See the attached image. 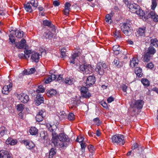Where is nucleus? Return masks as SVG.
Wrapping results in <instances>:
<instances>
[{
    "label": "nucleus",
    "instance_id": "obj_21",
    "mask_svg": "<svg viewBox=\"0 0 158 158\" xmlns=\"http://www.w3.org/2000/svg\"><path fill=\"white\" fill-rule=\"evenodd\" d=\"M139 61L138 59L135 57H134L132 60H130V65L132 68H134L138 65Z\"/></svg>",
    "mask_w": 158,
    "mask_h": 158
},
{
    "label": "nucleus",
    "instance_id": "obj_33",
    "mask_svg": "<svg viewBox=\"0 0 158 158\" xmlns=\"http://www.w3.org/2000/svg\"><path fill=\"white\" fill-rule=\"evenodd\" d=\"M44 36H45L46 39H52L53 37V33L49 31L48 32H46L44 33Z\"/></svg>",
    "mask_w": 158,
    "mask_h": 158
},
{
    "label": "nucleus",
    "instance_id": "obj_1",
    "mask_svg": "<svg viewBox=\"0 0 158 158\" xmlns=\"http://www.w3.org/2000/svg\"><path fill=\"white\" fill-rule=\"evenodd\" d=\"M52 142L55 147L64 148H66L69 143L70 139L64 133H60L58 135L56 133L52 134Z\"/></svg>",
    "mask_w": 158,
    "mask_h": 158
},
{
    "label": "nucleus",
    "instance_id": "obj_40",
    "mask_svg": "<svg viewBox=\"0 0 158 158\" xmlns=\"http://www.w3.org/2000/svg\"><path fill=\"white\" fill-rule=\"evenodd\" d=\"M40 135L42 139L45 140L47 138V133L44 131H41Z\"/></svg>",
    "mask_w": 158,
    "mask_h": 158
},
{
    "label": "nucleus",
    "instance_id": "obj_29",
    "mask_svg": "<svg viewBox=\"0 0 158 158\" xmlns=\"http://www.w3.org/2000/svg\"><path fill=\"white\" fill-rule=\"evenodd\" d=\"M56 93V90L54 89H52L47 92V95L48 97H51L55 95Z\"/></svg>",
    "mask_w": 158,
    "mask_h": 158
},
{
    "label": "nucleus",
    "instance_id": "obj_56",
    "mask_svg": "<svg viewBox=\"0 0 158 158\" xmlns=\"http://www.w3.org/2000/svg\"><path fill=\"white\" fill-rule=\"evenodd\" d=\"M81 150L82 152H85V148L86 146L85 143H81Z\"/></svg>",
    "mask_w": 158,
    "mask_h": 158
},
{
    "label": "nucleus",
    "instance_id": "obj_57",
    "mask_svg": "<svg viewBox=\"0 0 158 158\" xmlns=\"http://www.w3.org/2000/svg\"><path fill=\"white\" fill-rule=\"evenodd\" d=\"M49 78L51 79V80L52 81L56 79V77L57 76L55 75V74H51L49 76Z\"/></svg>",
    "mask_w": 158,
    "mask_h": 158
},
{
    "label": "nucleus",
    "instance_id": "obj_14",
    "mask_svg": "<svg viewBox=\"0 0 158 158\" xmlns=\"http://www.w3.org/2000/svg\"><path fill=\"white\" fill-rule=\"evenodd\" d=\"M40 55L39 53L36 52H32L31 54V58L32 61L35 62L39 61Z\"/></svg>",
    "mask_w": 158,
    "mask_h": 158
},
{
    "label": "nucleus",
    "instance_id": "obj_3",
    "mask_svg": "<svg viewBox=\"0 0 158 158\" xmlns=\"http://www.w3.org/2000/svg\"><path fill=\"white\" fill-rule=\"evenodd\" d=\"M144 104V101L140 99L133 101L130 105L129 111L133 113L136 112L137 109L139 110L143 108Z\"/></svg>",
    "mask_w": 158,
    "mask_h": 158
},
{
    "label": "nucleus",
    "instance_id": "obj_28",
    "mask_svg": "<svg viewBox=\"0 0 158 158\" xmlns=\"http://www.w3.org/2000/svg\"><path fill=\"white\" fill-rule=\"evenodd\" d=\"M24 7L25 10L28 12L31 13L33 11L29 3L24 4Z\"/></svg>",
    "mask_w": 158,
    "mask_h": 158
},
{
    "label": "nucleus",
    "instance_id": "obj_60",
    "mask_svg": "<svg viewBox=\"0 0 158 158\" xmlns=\"http://www.w3.org/2000/svg\"><path fill=\"white\" fill-rule=\"evenodd\" d=\"M146 67L147 68L151 69L154 67V65L152 63L150 62L147 64Z\"/></svg>",
    "mask_w": 158,
    "mask_h": 158
},
{
    "label": "nucleus",
    "instance_id": "obj_10",
    "mask_svg": "<svg viewBox=\"0 0 158 158\" xmlns=\"http://www.w3.org/2000/svg\"><path fill=\"white\" fill-rule=\"evenodd\" d=\"M22 142L26 146V148L29 149H31L35 147V144L32 141L24 140H22Z\"/></svg>",
    "mask_w": 158,
    "mask_h": 158
},
{
    "label": "nucleus",
    "instance_id": "obj_31",
    "mask_svg": "<svg viewBox=\"0 0 158 158\" xmlns=\"http://www.w3.org/2000/svg\"><path fill=\"white\" fill-rule=\"evenodd\" d=\"M95 148L94 146L91 145H89V157L93 158V155L94 153Z\"/></svg>",
    "mask_w": 158,
    "mask_h": 158
},
{
    "label": "nucleus",
    "instance_id": "obj_17",
    "mask_svg": "<svg viewBox=\"0 0 158 158\" xmlns=\"http://www.w3.org/2000/svg\"><path fill=\"white\" fill-rule=\"evenodd\" d=\"M46 127L48 129L49 131L52 133V134L54 133H56L57 127L56 125L53 124L52 125L49 123H47L46 124Z\"/></svg>",
    "mask_w": 158,
    "mask_h": 158
},
{
    "label": "nucleus",
    "instance_id": "obj_46",
    "mask_svg": "<svg viewBox=\"0 0 158 158\" xmlns=\"http://www.w3.org/2000/svg\"><path fill=\"white\" fill-rule=\"evenodd\" d=\"M11 33L9 35V40H10V42H11V43L13 44L15 43V40L14 38V37L13 36V34H12V32H11Z\"/></svg>",
    "mask_w": 158,
    "mask_h": 158
},
{
    "label": "nucleus",
    "instance_id": "obj_36",
    "mask_svg": "<svg viewBox=\"0 0 158 158\" xmlns=\"http://www.w3.org/2000/svg\"><path fill=\"white\" fill-rule=\"evenodd\" d=\"M96 81V78L93 76H89V87L91 85H92L94 84Z\"/></svg>",
    "mask_w": 158,
    "mask_h": 158
},
{
    "label": "nucleus",
    "instance_id": "obj_11",
    "mask_svg": "<svg viewBox=\"0 0 158 158\" xmlns=\"http://www.w3.org/2000/svg\"><path fill=\"white\" fill-rule=\"evenodd\" d=\"M81 92L83 97L85 98H89V92L88 88L85 87H82L81 88Z\"/></svg>",
    "mask_w": 158,
    "mask_h": 158
},
{
    "label": "nucleus",
    "instance_id": "obj_15",
    "mask_svg": "<svg viewBox=\"0 0 158 158\" xmlns=\"http://www.w3.org/2000/svg\"><path fill=\"white\" fill-rule=\"evenodd\" d=\"M36 99L35 100V104L39 106L41 103H43L44 99L42 95L39 94H38L36 95Z\"/></svg>",
    "mask_w": 158,
    "mask_h": 158
},
{
    "label": "nucleus",
    "instance_id": "obj_52",
    "mask_svg": "<svg viewBox=\"0 0 158 158\" xmlns=\"http://www.w3.org/2000/svg\"><path fill=\"white\" fill-rule=\"evenodd\" d=\"M35 68H32L28 70V71H27L25 73L26 75L31 74L35 73Z\"/></svg>",
    "mask_w": 158,
    "mask_h": 158
},
{
    "label": "nucleus",
    "instance_id": "obj_50",
    "mask_svg": "<svg viewBox=\"0 0 158 158\" xmlns=\"http://www.w3.org/2000/svg\"><path fill=\"white\" fill-rule=\"evenodd\" d=\"M24 54L26 56L25 58L27 59L29 57L30 54L31 53V51L30 50H25L24 51Z\"/></svg>",
    "mask_w": 158,
    "mask_h": 158
},
{
    "label": "nucleus",
    "instance_id": "obj_4",
    "mask_svg": "<svg viewBox=\"0 0 158 158\" xmlns=\"http://www.w3.org/2000/svg\"><path fill=\"white\" fill-rule=\"evenodd\" d=\"M111 139L112 143L115 144L123 145L125 143L123 136L121 134H116L113 136Z\"/></svg>",
    "mask_w": 158,
    "mask_h": 158
},
{
    "label": "nucleus",
    "instance_id": "obj_45",
    "mask_svg": "<svg viewBox=\"0 0 158 158\" xmlns=\"http://www.w3.org/2000/svg\"><path fill=\"white\" fill-rule=\"evenodd\" d=\"M24 108V105L22 104H18L17 106V110L19 111H22Z\"/></svg>",
    "mask_w": 158,
    "mask_h": 158
},
{
    "label": "nucleus",
    "instance_id": "obj_23",
    "mask_svg": "<svg viewBox=\"0 0 158 158\" xmlns=\"http://www.w3.org/2000/svg\"><path fill=\"white\" fill-rule=\"evenodd\" d=\"M149 16H150V17L153 19L154 21L157 22L158 21V15L155 13L154 11H151L148 14Z\"/></svg>",
    "mask_w": 158,
    "mask_h": 158
},
{
    "label": "nucleus",
    "instance_id": "obj_5",
    "mask_svg": "<svg viewBox=\"0 0 158 158\" xmlns=\"http://www.w3.org/2000/svg\"><path fill=\"white\" fill-rule=\"evenodd\" d=\"M121 29L123 33L127 36L130 35L132 33V29L130 24L124 23L121 26Z\"/></svg>",
    "mask_w": 158,
    "mask_h": 158
},
{
    "label": "nucleus",
    "instance_id": "obj_55",
    "mask_svg": "<svg viewBox=\"0 0 158 158\" xmlns=\"http://www.w3.org/2000/svg\"><path fill=\"white\" fill-rule=\"evenodd\" d=\"M93 121L97 125H99L100 124V122L99 118H96L94 119Z\"/></svg>",
    "mask_w": 158,
    "mask_h": 158
},
{
    "label": "nucleus",
    "instance_id": "obj_8",
    "mask_svg": "<svg viewBox=\"0 0 158 158\" xmlns=\"http://www.w3.org/2000/svg\"><path fill=\"white\" fill-rule=\"evenodd\" d=\"M26 43V40L24 39H22L20 42L15 43V46L18 49H21L23 48L26 49L27 47Z\"/></svg>",
    "mask_w": 158,
    "mask_h": 158
},
{
    "label": "nucleus",
    "instance_id": "obj_39",
    "mask_svg": "<svg viewBox=\"0 0 158 158\" xmlns=\"http://www.w3.org/2000/svg\"><path fill=\"white\" fill-rule=\"evenodd\" d=\"M150 54L146 53L144 55L143 60L144 62H148L150 59Z\"/></svg>",
    "mask_w": 158,
    "mask_h": 158
},
{
    "label": "nucleus",
    "instance_id": "obj_54",
    "mask_svg": "<svg viewBox=\"0 0 158 158\" xmlns=\"http://www.w3.org/2000/svg\"><path fill=\"white\" fill-rule=\"evenodd\" d=\"M71 5L68 2H66L64 5V8L66 9L70 10Z\"/></svg>",
    "mask_w": 158,
    "mask_h": 158
},
{
    "label": "nucleus",
    "instance_id": "obj_6",
    "mask_svg": "<svg viewBox=\"0 0 158 158\" xmlns=\"http://www.w3.org/2000/svg\"><path fill=\"white\" fill-rule=\"evenodd\" d=\"M15 95L22 102L26 103L29 101V98L28 96L25 94H18L17 93H16L15 94Z\"/></svg>",
    "mask_w": 158,
    "mask_h": 158
},
{
    "label": "nucleus",
    "instance_id": "obj_27",
    "mask_svg": "<svg viewBox=\"0 0 158 158\" xmlns=\"http://www.w3.org/2000/svg\"><path fill=\"white\" fill-rule=\"evenodd\" d=\"M29 131L30 134L32 135H36L38 133V130L35 127H31Z\"/></svg>",
    "mask_w": 158,
    "mask_h": 158
},
{
    "label": "nucleus",
    "instance_id": "obj_34",
    "mask_svg": "<svg viewBox=\"0 0 158 158\" xmlns=\"http://www.w3.org/2000/svg\"><path fill=\"white\" fill-rule=\"evenodd\" d=\"M56 149L53 148H52L49 152V158H53V156L56 154Z\"/></svg>",
    "mask_w": 158,
    "mask_h": 158
},
{
    "label": "nucleus",
    "instance_id": "obj_18",
    "mask_svg": "<svg viewBox=\"0 0 158 158\" xmlns=\"http://www.w3.org/2000/svg\"><path fill=\"white\" fill-rule=\"evenodd\" d=\"M95 70L100 75H102L103 74L104 70L102 66L101 62H100L97 64Z\"/></svg>",
    "mask_w": 158,
    "mask_h": 158
},
{
    "label": "nucleus",
    "instance_id": "obj_63",
    "mask_svg": "<svg viewBox=\"0 0 158 158\" xmlns=\"http://www.w3.org/2000/svg\"><path fill=\"white\" fill-rule=\"evenodd\" d=\"M20 59L25 58V55L23 53H20L18 55Z\"/></svg>",
    "mask_w": 158,
    "mask_h": 158
},
{
    "label": "nucleus",
    "instance_id": "obj_43",
    "mask_svg": "<svg viewBox=\"0 0 158 158\" xmlns=\"http://www.w3.org/2000/svg\"><path fill=\"white\" fill-rule=\"evenodd\" d=\"M151 44L156 47H158V40L156 39H152L151 40Z\"/></svg>",
    "mask_w": 158,
    "mask_h": 158
},
{
    "label": "nucleus",
    "instance_id": "obj_37",
    "mask_svg": "<svg viewBox=\"0 0 158 158\" xmlns=\"http://www.w3.org/2000/svg\"><path fill=\"white\" fill-rule=\"evenodd\" d=\"M111 14H108L106 15L105 20L106 22L108 23H111L112 22L111 19Z\"/></svg>",
    "mask_w": 158,
    "mask_h": 158
},
{
    "label": "nucleus",
    "instance_id": "obj_62",
    "mask_svg": "<svg viewBox=\"0 0 158 158\" xmlns=\"http://www.w3.org/2000/svg\"><path fill=\"white\" fill-rule=\"evenodd\" d=\"M114 101V98L112 97H109L107 99L108 103H110Z\"/></svg>",
    "mask_w": 158,
    "mask_h": 158
},
{
    "label": "nucleus",
    "instance_id": "obj_35",
    "mask_svg": "<svg viewBox=\"0 0 158 158\" xmlns=\"http://www.w3.org/2000/svg\"><path fill=\"white\" fill-rule=\"evenodd\" d=\"M156 50L152 47H150L148 49L147 53L149 54H154L156 52Z\"/></svg>",
    "mask_w": 158,
    "mask_h": 158
},
{
    "label": "nucleus",
    "instance_id": "obj_26",
    "mask_svg": "<svg viewBox=\"0 0 158 158\" xmlns=\"http://www.w3.org/2000/svg\"><path fill=\"white\" fill-rule=\"evenodd\" d=\"M78 56V53H75L72 55L71 56L70 58L69 62L70 63L73 64H75V60L76 58Z\"/></svg>",
    "mask_w": 158,
    "mask_h": 158
},
{
    "label": "nucleus",
    "instance_id": "obj_49",
    "mask_svg": "<svg viewBox=\"0 0 158 158\" xmlns=\"http://www.w3.org/2000/svg\"><path fill=\"white\" fill-rule=\"evenodd\" d=\"M65 48H63L61 49L60 51L61 57L63 58L66 56V54L65 52Z\"/></svg>",
    "mask_w": 158,
    "mask_h": 158
},
{
    "label": "nucleus",
    "instance_id": "obj_16",
    "mask_svg": "<svg viewBox=\"0 0 158 158\" xmlns=\"http://www.w3.org/2000/svg\"><path fill=\"white\" fill-rule=\"evenodd\" d=\"M12 34L17 38H21L23 37V32L21 30H16L12 31Z\"/></svg>",
    "mask_w": 158,
    "mask_h": 158
},
{
    "label": "nucleus",
    "instance_id": "obj_22",
    "mask_svg": "<svg viewBox=\"0 0 158 158\" xmlns=\"http://www.w3.org/2000/svg\"><path fill=\"white\" fill-rule=\"evenodd\" d=\"M18 141L16 139H13L11 138H9L6 141V143L7 144L14 145L17 144Z\"/></svg>",
    "mask_w": 158,
    "mask_h": 158
},
{
    "label": "nucleus",
    "instance_id": "obj_9",
    "mask_svg": "<svg viewBox=\"0 0 158 158\" xmlns=\"http://www.w3.org/2000/svg\"><path fill=\"white\" fill-rule=\"evenodd\" d=\"M12 87V83H10L8 85L4 86L2 89V93L4 94H8L11 90Z\"/></svg>",
    "mask_w": 158,
    "mask_h": 158
},
{
    "label": "nucleus",
    "instance_id": "obj_7",
    "mask_svg": "<svg viewBox=\"0 0 158 158\" xmlns=\"http://www.w3.org/2000/svg\"><path fill=\"white\" fill-rule=\"evenodd\" d=\"M137 148H138V153L139 154L140 157L143 158H146V156L143 155V154L146 152V150H143V148L141 147H139L137 143H135L132 146L131 149L132 150H134Z\"/></svg>",
    "mask_w": 158,
    "mask_h": 158
},
{
    "label": "nucleus",
    "instance_id": "obj_58",
    "mask_svg": "<svg viewBox=\"0 0 158 158\" xmlns=\"http://www.w3.org/2000/svg\"><path fill=\"white\" fill-rule=\"evenodd\" d=\"M100 104L103 107L105 108H107L108 107L107 104L104 101L101 102Z\"/></svg>",
    "mask_w": 158,
    "mask_h": 158
},
{
    "label": "nucleus",
    "instance_id": "obj_44",
    "mask_svg": "<svg viewBox=\"0 0 158 158\" xmlns=\"http://www.w3.org/2000/svg\"><path fill=\"white\" fill-rule=\"evenodd\" d=\"M30 3L33 6L35 7H37L38 5V2L37 0H31L30 1Z\"/></svg>",
    "mask_w": 158,
    "mask_h": 158
},
{
    "label": "nucleus",
    "instance_id": "obj_30",
    "mask_svg": "<svg viewBox=\"0 0 158 158\" xmlns=\"http://www.w3.org/2000/svg\"><path fill=\"white\" fill-rule=\"evenodd\" d=\"M135 73L137 76L141 77L142 76L143 73H142V69L139 67H136L135 69Z\"/></svg>",
    "mask_w": 158,
    "mask_h": 158
},
{
    "label": "nucleus",
    "instance_id": "obj_59",
    "mask_svg": "<svg viewBox=\"0 0 158 158\" xmlns=\"http://www.w3.org/2000/svg\"><path fill=\"white\" fill-rule=\"evenodd\" d=\"M70 10L64 9L63 10V14L66 15H68L69 14V12Z\"/></svg>",
    "mask_w": 158,
    "mask_h": 158
},
{
    "label": "nucleus",
    "instance_id": "obj_13",
    "mask_svg": "<svg viewBox=\"0 0 158 158\" xmlns=\"http://www.w3.org/2000/svg\"><path fill=\"white\" fill-rule=\"evenodd\" d=\"M0 158H12L9 152L5 150L0 151Z\"/></svg>",
    "mask_w": 158,
    "mask_h": 158
},
{
    "label": "nucleus",
    "instance_id": "obj_64",
    "mask_svg": "<svg viewBox=\"0 0 158 158\" xmlns=\"http://www.w3.org/2000/svg\"><path fill=\"white\" fill-rule=\"evenodd\" d=\"M113 63L116 66H117L119 64V61L117 59H116L114 60Z\"/></svg>",
    "mask_w": 158,
    "mask_h": 158
},
{
    "label": "nucleus",
    "instance_id": "obj_42",
    "mask_svg": "<svg viewBox=\"0 0 158 158\" xmlns=\"http://www.w3.org/2000/svg\"><path fill=\"white\" fill-rule=\"evenodd\" d=\"M44 91V89L43 86L41 85H39L36 90V92L37 93H43Z\"/></svg>",
    "mask_w": 158,
    "mask_h": 158
},
{
    "label": "nucleus",
    "instance_id": "obj_20",
    "mask_svg": "<svg viewBox=\"0 0 158 158\" xmlns=\"http://www.w3.org/2000/svg\"><path fill=\"white\" fill-rule=\"evenodd\" d=\"M80 71L84 72L83 73L87 74L89 73V69L88 66L85 65H81L80 66Z\"/></svg>",
    "mask_w": 158,
    "mask_h": 158
},
{
    "label": "nucleus",
    "instance_id": "obj_19",
    "mask_svg": "<svg viewBox=\"0 0 158 158\" xmlns=\"http://www.w3.org/2000/svg\"><path fill=\"white\" fill-rule=\"evenodd\" d=\"M75 81V79L72 77H67L64 80L63 82L66 85H70L73 84Z\"/></svg>",
    "mask_w": 158,
    "mask_h": 158
},
{
    "label": "nucleus",
    "instance_id": "obj_48",
    "mask_svg": "<svg viewBox=\"0 0 158 158\" xmlns=\"http://www.w3.org/2000/svg\"><path fill=\"white\" fill-rule=\"evenodd\" d=\"M5 131V128L4 127L0 128V137H2L4 135Z\"/></svg>",
    "mask_w": 158,
    "mask_h": 158
},
{
    "label": "nucleus",
    "instance_id": "obj_47",
    "mask_svg": "<svg viewBox=\"0 0 158 158\" xmlns=\"http://www.w3.org/2000/svg\"><path fill=\"white\" fill-rule=\"evenodd\" d=\"M68 119L70 121H73L75 119V115L73 113H70L68 115Z\"/></svg>",
    "mask_w": 158,
    "mask_h": 158
},
{
    "label": "nucleus",
    "instance_id": "obj_53",
    "mask_svg": "<svg viewBox=\"0 0 158 158\" xmlns=\"http://www.w3.org/2000/svg\"><path fill=\"white\" fill-rule=\"evenodd\" d=\"M84 138L83 137H82L81 136H79L77 137L76 141L78 142L81 143L84 141Z\"/></svg>",
    "mask_w": 158,
    "mask_h": 158
},
{
    "label": "nucleus",
    "instance_id": "obj_32",
    "mask_svg": "<svg viewBox=\"0 0 158 158\" xmlns=\"http://www.w3.org/2000/svg\"><path fill=\"white\" fill-rule=\"evenodd\" d=\"M145 30V27L139 28L137 31L138 34L139 36H144Z\"/></svg>",
    "mask_w": 158,
    "mask_h": 158
},
{
    "label": "nucleus",
    "instance_id": "obj_25",
    "mask_svg": "<svg viewBox=\"0 0 158 158\" xmlns=\"http://www.w3.org/2000/svg\"><path fill=\"white\" fill-rule=\"evenodd\" d=\"M113 50L114 52V53L115 55H118L121 52L120 48L118 45H115L113 47Z\"/></svg>",
    "mask_w": 158,
    "mask_h": 158
},
{
    "label": "nucleus",
    "instance_id": "obj_61",
    "mask_svg": "<svg viewBox=\"0 0 158 158\" xmlns=\"http://www.w3.org/2000/svg\"><path fill=\"white\" fill-rule=\"evenodd\" d=\"M53 4L55 6H57L60 5V3L58 1L55 0L53 2Z\"/></svg>",
    "mask_w": 158,
    "mask_h": 158
},
{
    "label": "nucleus",
    "instance_id": "obj_12",
    "mask_svg": "<svg viewBox=\"0 0 158 158\" xmlns=\"http://www.w3.org/2000/svg\"><path fill=\"white\" fill-rule=\"evenodd\" d=\"M44 112L42 110H39V112L37 114L35 117L37 122H40L42 121L44 119Z\"/></svg>",
    "mask_w": 158,
    "mask_h": 158
},
{
    "label": "nucleus",
    "instance_id": "obj_24",
    "mask_svg": "<svg viewBox=\"0 0 158 158\" xmlns=\"http://www.w3.org/2000/svg\"><path fill=\"white\" fill-rule=\"evenodd\" d=\"M43 24L44 26H48L52 28V30H55L54 25L52 24L49 20H44L43 21Z\"/></svg>",
    "mask_w": 158,
    "mask_h": 158
},
{
    "label": "nucleus",
    "instance_id": "obj_2",
    "mask_svg": "<svg viewBox=\"0 0 158 158\" xmlns=\"http://www.w3.org/2000/svg\"><path fill=\"white\" fill-rule=\"evenodd\" d=\"M129 8L131 12L133 13H136L143 20L146 19L145 14L142 10L140 9V7L135 3L130 4L129 6Z\"/></svg>",
    "mask_w": 158,
    "mask_h": 158
},
{
    "label": "nucleus",
    "instance_id": "obj_41",
    "mask_svg": "<svg viewBox=\"0 0 158 158\" xmlns=\"http://www.w3.org/2000/svg\"><path fill=\"white\" fill-rule=\"evenodd\" d=\"M59 117L60 118V119H61L66 118L67 117L66 114L63 111L60 112L59 113Z\"/></svg>",
    "mask_w": 158,
    "mask_h": 158
},
{
    "label": "nucleus",
    "instance_id": "obj_51",
    "mask_svg": "<svg viewBox=\"0 0 158 158\" xmlns=\"http://www.w3.org/2000/svg\"><path fill=\"white\" fill-rule=\"evenodd\" d=\"M157 4L156 0H152V4L151 6V9L154 10Z\"/></svg>",
    "mask_w": 158,
    "mask_h": 158
},
{
    "label": "nucleus",
    "instance_id": "obj_38",
    "mask_svg": "<svg viewBox=\"0 0 158 158\" xmlns=\"http://www.w3.org/2000/svg\"><path fill=\"white\" fill-rule=\"evenodd\" d=\"M141 82L143 85L145 86H148L149 85L150 82L149 80L147 79H142Z\"/></svg>",
    "mask_w": 158,
    "mask_h": 158
}]
</instances>
